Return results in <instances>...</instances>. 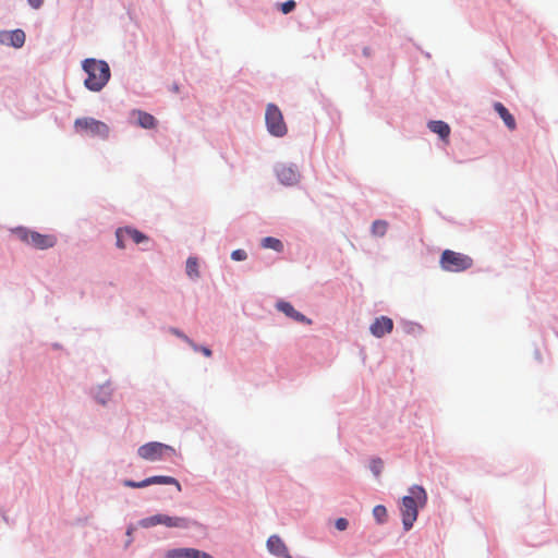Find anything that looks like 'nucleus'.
<instances>
[{"mask_svg":"<svg viewBox=\"0 0 558 558\" xmlns=\"http://www.w3.org/2000/svg\"><path fill=\"white\" fill-rule=\"evenodd\" d=\"M174 452L172 447L157 441L145 444L137 450L138 456L147 461H158L166 456H173Z\"/></svg>","mask_w":558,"mask_h":558,"instance_id":"7","label":"nucleus"},{"mask_svg":"<svg viewBox=\"0 0 558 558\" xmlns=\"http://www.w3.org/2000/svg\"><path fill=\"white\" fill-rule=\"evenodd\" d=\"M11 46L21 48L25 43V33L22 29H14L5 34V39Z\"/></svg>","mask_w":558,"mask_h":558,"instance_id":"16","label":"nucleus"},{"mask_svg":"<svg viewBox=\"0 0 558 558\" xmlns=\"http://www.w3.org/2000/svg\"><path fill=\"white\" fill-rule=\"evenodd\" d=\"M295 5L296 4L294 0H288L281 4V11L283 14H288L295 9Z\"/></svg>","mask_w":558,"mask_h":558,"instance_id":"27","label":"nucleus"},{"mask_svg":"<svg viewBox=\"0 0 558 558\" xmlns=\"http://www.w3.org/2000/svg\"><path fill=\"white\" fill-rule=\"evenodd\" d=\"M277 177L283 184L292 185L299 181V173L291 167H281L277 171Z\"/></svg>","mask_w":558,"mask_h":558,"instance_id":"12","label":"nucleus"},{"mask_svg":"<svg viewBox=\"0 0 558 558\" xmlns=\"http://www.w3.org/2000/svg\"><path fill=\"white\" fill-rule=\"evenodd\" d=\"M171 332L175 335L177 337L183 339L185 342H187L194 350H197V344H195L189 337H186L184 333H182L180 330L172 328Z\"/></svg>","mask_w":558,"mask_h":558,"instance_id":"25","label":"nucleus"},{"mask_svg":"<svg viewBox=\"0 0 558 558\" xmlns=\"http://www.w3.org/2000/svg\"><path fill=\"white\" fill-rule=\"evenodd\" d=\"M393 329V322L387 316L377 317L369 327L371 333L376 338H381L390 333Z\"/></svg>","mask_w":558,"mask_h":558,"instance_id":"9","label":"nucleus"},{"mask_svg":"<svg viewBox=\"0 0 558 558\" xmlns=\"http://www.w3.org/2000/svg\"><path fill=\"white\" fill-rule=\"evenodd\" d=\"M231 258L236 262L245 260L247 258V254L244 250H235L231 253Z\"/></svg>","mask_w":558,"mask_h":558,"instance_id":"26","label":"nucleus"},{"mask_svg":"<svg viewBox=\"0 0 558 558\" xmlns=\"http://www.w3.org/2000/svg\"><path fill=\"white\" fill-rule=\"evenodd\" d=\"M428 129L438 134L439 137L444 141H448V137L450 135V126L444 122V121H429L428 122Z\"/></svg>","mask_w":558,"mask_h":558,"instance_id":"15","label":"nucleus"},{"mask_svg":"<svg viewBox=\"0 0 558 558\" xmlns=\"http://www.w3.org/2000/svg\"><path fill=\"white\" fill-rule=\"evenodd\" d=\"M348 520L344 518H339L336 520L335 526L339 531H344L348 527Z\"/></svg>","mask_w":558,"mask_h":558,"instance_id":"30","label":"nucleus"},{"mask_svg":"<svg viewBox=\"0 0 558 558\" xmlns=\"http://www.w3.org/2000/svg\"><path fill=\"white\" fill-rule=\"evenodd\" d=\"M128 239H131L134 243L140 244L148 240V238L141 231L133 228H125Z\"/></svg>","mask_w":558,"mask_h":558,"instance_id":"21","label":"nucleus"},{"mask_svg":"<svg viewBox=\"0 0 558 558\" xmlns=\"http://www.w3.org/2000/svg\"><path fill=\"white\" fill-rule=\"evenodd\" d=\"M268 550L280 557L291 558L283 541L278 535H271L267 541Z\"/></svg>","mask_w":558,"mask_h":558,"instance_id":"10","label":"nucleus"},{"mask_svg":"<svg viewBox=\"0 0 558 558\" xmlns=\"http://www.w3.org/2000/svg\"><path fill=\"white\" fill-rule=\"evenodd\" d=\"M124 485L128 487H132V488H142V487H146V480H143L141 482H134V481L128 480L124 482Z\"/></svg>","mask_w":558,"mask_h":558,"instance_id":"29","label":"nucleus"},{"mask_svg":"<svg viewBox=\"0 0 558 558\" xmlns=\"http://www.w3.org/2000/svg\"><path fill=\"white\" fill-rule=\"evenodd\" d=\"M82 68L87 74L84 86L90 92H100L110 80V68L104 60L85 59L82 62Z\"/></svg>","mask_w":558,"mask_h":558,"instance_id":"2","label":"nucleus"},{"mask_svg":"<svg viewBox=\"0 0 558 558\" xmlns=\"http://www.w3.org/2000/svg\"><path fill=\"white\" fill-rule=\"evenodd\" d=\"M371 470L375 475H379L383 470V461L380 459L373 460L371 463Z\"/></svg>","mask_w":558,"mask_h":558,"instance_id":"28","label":"nucleus"},{"mask_svg":"<svg viewBox=\"0 0 558 558\" xmlns=\"http://www.w3.org/2000/svg\"><path fill=\"white\" fill-rule=\"evenodd\" d=\"M440 267L446 271L459 272L472 267L473 259L462 253L445 250L439 260Z\"/></svg>","mask_w":558,"mask_h":558,"instance_id":"4","label":"nucleus"},{"mask_svg":"<svg viewBox=\"0 0 558 558\" xmlns=\"http://www.w3.org/2000/svg\"><path fill=\"white\" fill-rule=\"evenodd\" d=\"M410 495L402 498L400 512L402 524L405 531H409L417 519L418 508H423L427 502V494L422 486L413 485L409 488Z\"/></svg>","mask_w":558,"mask_h":558,"instance_id":"1","label":"nucleus"},{"mask_svg":"<svg viewBox=\"0 0 558 558\" xmlns=\"http://www.w3.org/2000/svg\"><path fill=\"white\" fill-rule=\"evenodd\" d=\"M145 480H146V486L151 485V484H173L177 486V489L179 492L181 490L180 483L174 477H171V476L159 475V476H151V477H148Z\"/></svg>","mask_w":558,"mask_h":558,"instance_id":"18","label":"nucleus"},{"mask_svg":"<svg viewBox=\"0 0 558 558\" xmlns=\"http://www.w3.org/2000/svg\"><path fill=\"white\" fill-rule=\"evenodd\" d=\"M196 351H199L202 352L205 356L207 357H210L211 356V350L208 349L207 347H198L197 345V350Z\"/></svg>","mask_w":558,"mask_h":558,"instance_id":"32","label":"nucleus"},{"mask_svg":"<svg viewBox=\"0 0 558 558\" xmlns=\"http://www.w3.org/2000/svg\"><path fill=\"white\" fill-rule=\"evenodd\" d=\"M388 222L385 220H376L372 226V233L374 235L383 236L387 232Z\"/></svg>","mask_w":558,"mask_h":558,"instance_id":"22","label":"nucleus"},{"mask_svg":"<svg viewBox=\"0 0 558 558\" xmlns=\"http://www.w3.org/2000/svg\"><path fill=\"white\" fill-rule=\"evenodd\" d=\"M198 555V549L194 548H179L171 549L166 553L165 558H195Z\"/></svg>","mask_w":558,"mask_h":558,"instance_id":"17","label":"nucleus"},{"mask_svg":"<svg viewBox=\"0 0 558 558\" xmlns=\"http://www.w3.org/2000/svg\"><path fill=\"white\" fill-rule=\"evenodd\" d=\"M27 2L33 9L38 10L43 5L44 0H27Z\"/></svg>","mask_w":558,"mask_h":558,"instance_id":"31","label":"nucleus"},{"mask_svg":"<svg viewBox=\"0 0 558 558\" xmlns=\"http://www.w3.org/2000/svg\"><path fill=\"white\" fill-rule=\"evenodd\" d=\"M262 246L265 248H271L276 252H281L283 250V244L279 239L267 236L262 241Z\"/></svg>","mask_w":558,"mask_h":558,"instance_id":"19","label":"nucleus"},{"mask_svg":"<svg viewBox=\"0 0 558 558\" xmlns=\"http://www.w3.org/2000/svg\"><path fill=\"white\" fill-rule=\"evenodd\" d=\"M265 121L267 130L271 135L276 137H282L287 134L288 128L283 120L282 112L276 105H267Z\"/></svg>","mask_w":558,"mask_h":558,"instance_id":"6","label":"nucleus"},{"mask_svg":"<svg viewBox=\"0 0 558 558\" xmlns=\"http://www.w3.org/2000/svg\"><path fill=\"white\" fill-rule=\"evenodd\" d=\"M373 515L378 523H384L387 519V509L385 506L378 505L373 509Z\"/></svg>","mask_w":558,"mask_h":558,"instance_id":"23","label":"nucleus"},{"mask_svg":"<svg viewBox=\"0 0 558 558\" xmlns=\"http://www.w3.org/2000/svg\"><path fill=\"white\" fill-rule=\"evenodd\" d=\"M195 558H214V557L207 553L198 550V555L195 556Z\"/></svg>","mask_w":558,"mask_h":558,"instance_id":"33","label":"nucleus"},{"mask_svg":"<svg viewBox=\"0 0 558 558\" xmlns=\"http://www.w3.org/2000/svg\"><path fill=\"white\" fill-rule=\"evenodd\" d=\"M277 308L286 314L288 317L305 324H311L312 320L305 317L302 313L298 312L289 302L280 301L277 303Z\"/></svg>","mask_w":558,"mask_h":558,"instance_id":"11","label":"nucleus"},{"mask_svg":"<svg viewBox=\"0 0 558 558\" xmlns=\"http://www.w3.org/2000/svg\"><path fill=\"white\" fill-rule=\"evenodd\" d=\"M14 234L25 244L38 250H47L53 247L57 243V238L53 234H41L26 228L15 229Z\"/></svg>","mask_w":558,"mask_h":558,"instance_id":"3","label":"nucleus"},{"mask_svg":"<svg viewBox=\"0 0 558 558\" xmlns=\"http://www.w3.org/2000/svg\"><path fill=\"white\" fill-rule=\"evenodd\" d=\"M132 116L136 118L137 124L143 129H153L156 126V119L150 113L141 110H134Z\"/></svg>","mask_w":558,"mask_h":558,"instance_id":"14","label":"nucleus"},{"mask_svg":"<svg viewBox=\"0 0 558 558\" xmlns=\"http://www.w3.org/2000/svg\"><path fill=\"white\" fill-rule=\"evenodd\" d=\"M74 129L77 133L106 140L109 136V126L94 118H78L74 121Z\"/></svg>","mask_w":558,"mask_h":558,"instance_id":"5","label":"nucleus"},{"mask_svg":"<svg viewBox=\"0 0 558 558\" xmlns=\"http://www.w3.org/2000/svg\"><path fill=\"white\" fill-rule=\"evenodd\" d=\"M190 520L183 517H170L167 514H155L141 520L142 527H151L158 524H163L168 527L186 529L190 526Z\"/></svg>","mask_w":558,"mask_h":558,"instance_id":"8","label":"nucleus"},{"mask_svg":"<svg viewBox=\"0 0 558 558\" xmlns=\"http://www.w3.org/2000/svg\"><path fill=\"white\" fill-rule=\"evenodd\" d=\"M186 274L190 278L195 279L199 277L198 262L196 257H189L186 260Z\"/></svg>","mask_w":558,"mask_h":558,"instance_id":"20","label":"nucleus"},{"mask_svg":"<svg viewBox=\"0 0 558 558\" xmlns=\"http://www.w3.org/2000/svg\"><path fill=\"white\" fill-rule=\"evenodd\" d=\"M494 109L499 114V117L502 119L506 126L513 131L517 128V122L514 117L509 112V110L501 104V102H495Z\"/></svg>","mask_w":558,"mask_h":558,"instance_id":"13","label":"nucleus"},{"mask_svg":"<svg viewBox=\"0 0 558 558\" xmlns=\"http://www.w3.org/2000/svg\"><path fill=\"white\" fill-rule=\"evenodd\" d=\"M116 238H117V246L119 248H124L125 240L128 239L125 228H119L116 231Z\"/></svg>","mask_w":558,"mask_h":558,"instance_id":"24","label":"nucleus"}]
</instances>
